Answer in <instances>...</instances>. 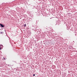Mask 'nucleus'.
<instances>
[{
	"label": "nucleus",
	"mask_w": 77,
	"mask_h": 77,
	"mask_svg": "<svg viewBox=\"0 0 77 77\" xmlns=\"http://www.w3.org/2000/svg\"><path fill=\"white\" fill-rule=\"evenodd\" d=\"M24 26L25 27H26V24H25V25H24Z\"/></svg>",
	"instance_id": "obj_2"
},
{
	"label": "nucleus",
	"mask_w": 77,
	"mask_h": 77,
	"mask_svg": "<svg viewBox=\"0 0 77 77\" xmlns=\"http://www.w3.org/2000/svg\"><path fill=\"white\" fill-rule=\"evenodd\" d=\"M4 60H5V57H4Z\"/></svg>",
	"instance_id": "obj_6"
},
{
	"label": "nucleus",
	"mask_w": 77,
	"mask_h": 77,
	"mask_svg": "<svg viewBox=\"0 0 77 77\" xmlns=\"http://www.w3.org/2000/svg\"><path fill=\"white\" fill-rule=\"evenodd\" d=\"M0 26H1V27H4V25H3L2 24H1Z\"/></svg>",
	"instance_id": "obj_1"
},
{
	"label": "nucleus",
	"mask_w": 77,
	"mask_h": 77,
	"mask_svg": "<svg viewBox=\"0 0 77 77\" xmlns=\"http://www.w3.org/2000/svg\"><path fill=\"white\" fill-rule=\"evenodd\" d=\"M3 33V32H1V34H2V33Z\"/></svg>",
	"instance_id": "obj_3"
},
{
	"label": "nucleus",
	"mask_w": 77,
	"mask_h": 77,
	"mask_svg": "<svg viewBox=\"0 0 77 77\" xmlns=\"http://www.w3.org/2000/svg\"><path fill=\"white\" fill-rule=\"evenodd\" d=\"M35 74H33V76H35Z\"/></svg>",
	"instance_id": "obj_4"
},
{
	"label": "nucleus",
	"mask_w": 77,
	"mask_h": 77,
	"mask_svg": "<svg viewBox=\"0 0 77 77\" xmlns=\"http://www.w3.org/2000/svg\"><path fill=\"white\" fill-rule=\"evenodd\" d=\"M0 50H1V47H0Z\"/></svg>",
	"instance_id": "obj_5"
}]
</instances>
